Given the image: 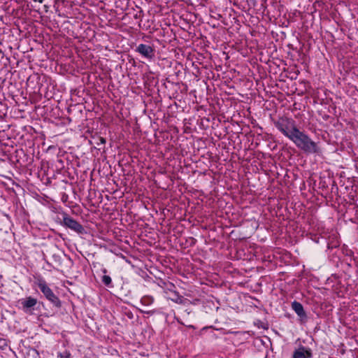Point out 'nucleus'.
I'll use <instances>...</instances> for the list:
<instances>
[{"instance_id":"nucleus-1","label":"nucleus","mask_w":358,"mask_h":358,"mask_svg":"<svg viewBox=\"0 0 358 358\" xmlns=\"http://www.w3.org/2000/svg\"><path fill=\"white\" fill-rule=\"evenodd\" d=\"M294 134L290 136V140L295 145L307 154H315L320 152V149L317 144L311 140V138L299 129H294Z\"/></svg>"},{"instance_id":"nucleus-2","label":"nucleus","mask_w":358,"mask_h":358,"mask_svg":"<svg viewBox=\"0 0 358 358\" xmlns=\"http://www.w3.org/2000/svg\"><path fill=\"white\" fill-rule=\"evenodd\" d=\"M55 220L62 226L68 228L78 234H85L87 233L84 227L80 223L77 222L65 212L59 213V215H57Z\"/></svg>"},{"instance_id":"nucleus-3","label":"nucleus","mask_w":358,"mask_h":358,"mask_svg":"<svg viewBox=\"0 0 358 358\" xmlns=\"http://www.w3.org/2000/svg\"><path fill=\"white\" fill-rule=\"evenodd\" d=\"M273 124L279 131L289 139L292 134L294 133V129H298L294 125V122L287 117H282L273 120Z\"/></svg>"},{"instance_id":"nucleus-4","label":"nucleus","mask_w":358,"mask_h":358,"mask_svg":"<svg viewBox=\"0 0 358 358\" xmlns=\"http://www.w3.org/2000/svg\"><path fill=\"white\" fill-rule=\"evenodd\" d=\"M38 287L43 294L44 296L56 308H59L62 306V302L59 297L55 294L52 290L49 287L45 280H39Z\"/></svg>"},{"instance_id":"nucleus-5","label":"nucleus","mask_w":358,"mask_h":358,"mask_svg":"<svg viewBox=\"0 0 358 358\" xmlns=\"http://www.w3.org/2000/svg\"><path fill=\"white\" fill-rule=\"evenodd\" d=\"M136 52H138L143 57L148 59L150 61L152 60L155 57V49L150 45L146 44H139L136 48Z\"/></svg>"},{"instance_id":"nucleus-6","label":"nucleus","mask_w":358,"mask_h":358,"mask_svg":"<svg viewBox=\"0 0 358 358\" xmlns=\"http://www.w3.org/2000/svg\"><path fill=\"white\" fill-rule=\"evenodd\" d=\"M38 303L36 299L31 296L27 297L20 301V304L23 311L27 314H32L34 310V306Z\"/></svg>"},{"instance_id":"nucleus-7","label":"nucleus","mask_w":358,"mask_h":358,"mask_svg":"<svg viewBox=\"0 0 358 358\" xmlns=\"http://www.w3.org/2000/svg\"><path fill=\"white\" fill-rule=\"evenodd\" d=\"M312 350L303 345H300L293 352L292 358H312Z\"/></svg>"},{"instance_id":"nucleus-8","label":"nucleus","mask_w":358,"mask_h":358,"mask_svg":"<svg viewBox=\"0 0 358 358\" xmlns=\"http://www.w3.org/2000/svg\"><path fill=\"white\" fill-rule=\"evenodd\" d=\"M292 308L300 317V320L301 322H305L307 320L306 313L304 310L303 306L301 303L296 301H294L292 303Z\"/></svg>"},{"instance_id":"nucleus-9","label":"nucleus","mask_w":358,"mask_h":358,"mask_svg":"<svg viewBox=\"0 0 358 358\" xmlns=\"http://www.w3.org/2000/svg\"><path fill=\"white\" fill-rule=\"evenodd\" d=\"M153 301L154 299L150 296H145L141 299V303L145 306H150L153 303Z\"/></svg>"},{"instance_id":"nucleus-10","label":"nucleus","mask_w":358,"mask_h":358,"mask_svg":"<svg viewBox=\"0 0 358 358\" xmlns=\"http://www.w3.org/2000/svg\"><path fill=\"white\" fill-rule=\"evenodd\" d=\"M102 282L105 285L109 286L112 282V280L109 275H104L102 277Z\"/></svg>"},{"instance_id":"nucleus-11","label":"nucleus","mask_w":358,"mask_h":358,"mask_svg":"<svg viewBox=\"0 0 358 358\" xmlns=\"http://www.w3.org/2000/svg\"><path fill=\"white\" fill-rule=\"evenodd\" d=\"M58 357L60 358H71V353L66 350H65L64 352H59Z\"/></svg>"},{"instance_id":"nucleus-12","label":"nucleus","mask_w":358,"mask_h":358,"mask_svg":"<svg viewBox=\"0 0 358 358\" xmlns=\"http://www.w3.org/2000/svg\"><path fill=\"white\" fill-rule=\"evenodd\" d=\"M338 246H339V243L337 241L329 242V243H328V245H327L329 249H333V248H337Z\"/></svg>"},{"instance_id":"nucleus-13","label":"nucleus","mask_w":358,"mask_h":358,"mask_svg":"<svg viewBox=\"0 0 358 358\" xmlns=\"http://www.w3.org/2000/svg\"><path fill=\"white\" fill-rule=\"evenodd\" d=\"M52 258L55 262L61 263V257L59 255L55 253L52 255Z\"/></svg>"},{"instance_id":"nucleus-14","label":"nucleus","mask_w":358,"mask_h":358,"mask_svg":"<svg viewBox=\"0 0 358 358\" xmlns=\"http://www.w3.org/2000/svg\"><path fill=\"white\" fill-rule=\"evenodd\" d=\"M97 140L99 141V142H96L97 145H104L106 142V139L103 137H98Z\"/></svg>"},{"instance_id":"nucleus-15","label":"nucleus","mask_w":358,"mask_h":358,"mask_svg":"<svg viewBox=\"0 0 358 358\" xmlns=\"http://www.w3.org/2000/svg\"><path fill=\"white\" fill-rule=\"evenodd\" d=\"M141 312L144 314L152 315L156 313V310H141Z\"/></svg>"},{"instance_id":"nucleus-16","label":"nucleus","mask_w":358,"mask_h":358,"mask_svg":"<svg viewBox=\"0 0 358 358\" xmlns=\"http://www.w3.org/2000/svg\"><path fill=\"white\" fill-rule=\"evenodd\" d=\"M6 345H7L6 340L0 339V348H3Z\"/></svg>"},{"instance_id":"nucleus-17","label":"nucleus","mask_w":358,"mask_h":358,"mask_svg":"<svg viewBox=\"0 0 358 358\" xmlns=\"http://www.w3.org/2000/svg\"><path fill=\"white\" fill-rule=\"evenodd\" d=\"M176 294L178 296V299L176 300V303H181L182 300H181V296H179L178 293V292H176Z\"/></svg>"},{"instance_id":"nucleus-18","label":"nucleus","mask_w":358,"mask_h":358,"mask_svg":"<svg viewBox=\"0 0 358 358\" xmlns=\"http://www.w3.org/2000/svg\"><path fill=\"white\" fill-rule=\"evenodd\" d=\"M31 353L33 355V356H34V355L38 356V355L37 351L34 350H31Z\"/></svg>"},{"instance_id":"nucleus-19","label":"nucleus","mask_w":358,"mask_h":358,"mask_svg":"<svg viewBox=\"0 0 358 358\" xmlns=\"http://www.w3.org/2000/svg\"><path fill=\"white\" fill-rule=\"evenodd\" d=\"M102 271H103V273H107V270L106 268H103L102 270Z\"/></svg>"}]
</instances>
